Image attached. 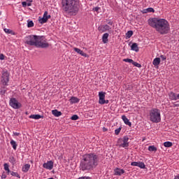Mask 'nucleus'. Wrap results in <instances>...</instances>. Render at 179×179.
Segmentation results:
<instances>
[{
    "label": "nucleus",
    "instance_id": "nucleus-1",
    "mask_svg": "<svg viewBox=\"0 0 179 179\" xmlns=\"http://www.w3.org/2000/svg\"><path fill=\"white\" fill-rule=\"evenodd\" d=\"M99 155L94 152L85 154L80 161V169L82 171H92L99 166Z\"/></svg>",
    "mask_w": 179,
    "mask_h": 179
},
{
    "label": "nucleus",
    "instance_id": "nucleus-2",
    "mask_svg": "<svg viewBox=\"0 0 179 179\" xmlns=\"http://www.w3.org/2000/svg\"><path fill=\"white\" fill-rule=\"evenodd\" d=\"M148 24L159 34H169L170 31V24L168 20L153 17L148 20Z\"/></svg>",
    "mask_w": 179,
    "mask_h": 179
},
{
    "label": "nucleus",
    "instance_id": "nucleus-3",
    "mask_svg": "<svg viewBox=\"0 0 179 179\" xmlns=\"http://www.w3.org/2000/svg\"><path fill=\"white\" fill-rule=\"evenodd\" d=\"M62 8L64 12L70 15H76L79 10L76 0H62Z\"/></svg>",
    "mask_w": 179,
    "mask_h": 179
},
{
    "label": "nucleus",
    "instance_id": "nucleus-4",
    "mask_svg": "<svg viewBox=\"0 0 179 179\" xmlns=\"http://www.w3.org/2000/svg\"><path fill=\"white\" fill-rule=\"evenodd\" d=\"M150 120L151 122L159 124L162 121V115H160V110L157 108H152L149 113Z\"/></svg>",
    "mask_w": 179,
    "mask_h": 179
},
{
    "label": "nucleus",
    "instance_id": "nucleus-5",
    "mask_svg": "<svg viewBox=\"0 0 179 179\" xmlns=\"http://www.w3.org/2000/svg\"><path fill=\"white\" fill-rule=\"evenodd\" d=\"M35 47H37L38 48H48L50 47V44L47 42L45 36H38Z\"/></svg>",
    "mask_w": 179,
    "mask_h": 179
},
{
    "label": "nucleus",
    "instance_id": "nucleus-6",
    "mask_svg": "<svg viewBox=\"0 0 179 179\" xmlns=\"http://www.w3.org/2000/svg\"><path fill=\"white\" fill-rule=\"evenodd\" d=\"M38 36L36 35H29L25 37V44L28 45H34L36 47V43H37V38Z\"/></svg>",
    "mask_w": 179,
    "mask_h": 179
},
{
    "label": "nucleus",
    "instance_id": "nucleus-7",
    "mask_svg": "<svg viewBox=\"0 0 179 179\" xmlns=\"http://www.w3.org/2000/svg\"><path fill=\"white\" fill-rule=\"evenodd\" d=\"M129 138L127 136H124L123 138H119L117 141V146L119 148H124V149H127L128 146H129Z\"/></svg>",
    "mask_w": 179,
    "mask_h": 179
},
{
    "label": "nucleus",
    "instance_id": "nucleus-8",
    "mask_svg": "<svg viewBox=\"0 0 179 179\" xmlns=\"http://www.w3.org/2000/svg\"><path fill=\"white\" fill-rule=\"evenodd\" d=\"M9 104L10 107L15 108V110H17L20 108V107H22V103H19L17 99H16L15 98H11L10 99Z\"/></svg>",
    "mask_w": 179,
    "mask_h": 179
},
{
    "label": "nucleus",
    "instance_id": "nucleus-9",
    "mask_svg": "<svg viewBox=\"0 0 179 179\" xmlns=\"http://www.w3.org/2000/svg\"><path fill=\"white\" fill-rule=\"evenodd\" d=\"M9 73L6 71H3L2 73V78H1V83L3 86H8V82H9Z\"/></svg>",
    "mask_w": 179,
    "mask_h": 179
},
{
    "label": "nucleus",
    "instance_id": "nucleus-10",
    "mask_svg": "<svg viewBox=\"0 0 179 179\" xmlns=\"http://www.w3.org/2000/svg\"><path fill=\"white\" fill-rule=\"evenodd\" d=\"M98 31H100V33H106V31H110L111 27L108 24L100 25L98 27Z\"/></svg>",
    "mask_w": 179,
    "mask_h": 179
},
{
    "label": "nucleus",
    "instance_id": "nucleus-11",
    "mask_svg": "<svg viewBox=\"0 0 179 179\" xmlns=\"http://www.w3.org/2000/svg\"><path fill=\"white\" fill-rule=\"evenodd\" d=\"M43 167L47 170H52V169H54V162L48 161V162L43 164Z\"/></svg>",
    "mask_w": 179,
    "mask_h": 179
},
{
    "label": "nucleus",
    "instance_id": "nucleus-12",
    "mask_svg": "<svg viewBox=\"0 0 179 179\" xmlns=\"http://www.w3.org/2000/svg\"><path fill=\"white\" fill-rule=\"evenodd\" d=\"M99 104H101L103 100H106V92H99Z\"/></svg>",
    "mask_w": 179,
    "mask_h": 179
},
{
    "label": "nucleus",
    "instance_id": "nucleus-13",
    "mask_svg": "<svg viewBox=\"0 0 179 179\" xmlns=\"http://www.w3.org/2000/svg\"><path fill=\"white\" fill-rule=\"evenodd\" d=\"M73 50H74V51H76V52H77V54L82 55V57H85V58H87V57H88L87 54L84 53L83 50H82L78 48H74Z\"/></svg>",
    "mask_w": 179,
    "mask_h": 179
},
{
    "label": "nucleus",
    "instance_id": "nucleus-14",
    "mask_svg": "<svg viewBox=\"0 0 179 179\" xmlns=\"http://www.w3.org/2000/svg\"><path fill=\"white\" fill-rule=\"evenodd\" d=\"M122 120L124 121V124H126V125H129V127H132V123L131 122H129V120H128L127 118V116L122 115Z\"/></svg>",
    "mask_w": 179,
    "mask_h": 179
},
{
    "label": "nucleus",
    "instance_id": "nucleus-15",
    "mask_svg": "<svg viewBox=\"0 0 179 179\" xmlns=\"http://www.w3.org/2000/svg\"><path fill=\"white\" fill-rule=\"evenodd\" d=\"M108 36H109L108 33H105L102 36V41L103 44H107V43H108Z\"/></svg>",
    "mask_w": 179,
    "mask_h": 179
},
{
    "label": "nucleus",
    "instance_id": "nucleus-16",
    "mask_svg": "<svg viewBox=\"0 0 179 179\" xmlns=\"http://www.w3.org/2000/svg\"><path fill=\"white\" fill-rule=\"evenodd\" d=\"M124 173H125V171H124V169H120L117 168L115 170V176H122V174H124Z\"/></svg>",
    "mask_w": 179,
    "mask_h": 179
},
{
    "label": "nucleus",
    "instance_id": "nucleus-17",
    "mask_svg": "<svg viewBox=\"0 0 179 179\" xmlns=\"http://www.w3.org/2000/svg\"><path fill=\"white\" fill-rule=\"evenodd\" d=\"M131 48L132 51H135L136 52H139V47H138V43H134L131 45Z\"/></svg>",
    "mask_w": 179,
    "mask_h": 179
},
{
    "label": "nucleus",
    "instance_id": "nucleus-18",
    "mask_svg": "<svg viewBox=\"0 0 179 179\" xmlns=\"http://www.w3.org/2000/svg\"><path fill=\"white\" fill-rule=\"evenodd\" d=\"M52 114H53L55 117H61V115H62V113L57 109L52 110Z\"/></svg>",
    "mask_w": 179,
    "mask_h": 179
},
{
    "label": "nucleus",
    "instance_id": "nucleus-19",
    "mask_svg": "<svg viewBox=\"0 0 179 179\" xmlns=\"http://www.w3.org/2000/svg\"><path fill=\"white\" fill-rule=\"evenodd\" d=\"M30 170V164H26L22 166V171L24 173H27Z\"/></svg>",
    "mask_w": 179,
    "mask_h": 179
},
{
    "label": "nucleus",
    "instance_id": "nucleus-20",
    "mask_svg": "<svg viewBox=\"0 0 179 179\" xmlns=\"http://www.w3.org/2000/svg\"><path fill=\"white\" fill-rule=\"evenodd\" d=\"M152 64L155 66H157L160 65V58L156 57L155 59H154V60L152 62Z\"/></svg>",
    "mask_w": 179,
    "mask_h": 179
},
{
    "label": "nucleus",
    "instance_id": "nucleus-21",
    "mask_svg": "<svg viewBox=\"0 0 179 179\" xmlns=\"http://www.w3.org/2000/svg\"><path fill=\"white\" fill-rule=\"evenodd\" d=\"M70 103H71V104H75L76 103H79V99H78L77 97H75V96H72L70 99Z\"/></svg>",
    "mask_w": 179,
    "mask_h": 179
},
{
    "label": "nucleus",
    "instance_id": "nucleus-22",
    "mask_svg": "<svg viewBox=\"0 0 179 179\" xmlns=\"http://www.w3.org/2000/svg\"><path fill=\"white\" fill-rule=\"evenodd\" d=\"M29 118H32L33 120H40V118H43V116L41 115H31Z\"/></svg>",
    "mask_w": 179,
    "mask_h": 179
},
{
    "label": "nucleus",
    "instance_id": "nucleus-23",
    "mask_svg": "<svg viewBox=\"0 0 179 179\" xmlns=\"http://www.w3.org/2000/svg\"><path fill=\"white\" fill-rule=\"evenodd\" d=\"M11 146L13 147V149H14V150H16L17 148V144L16 143V141L11 140L10 142Z\"/></svg>",
    "mask_w": 179,
    "mask_h": 179
},
{
    "label": "nucleus",
    "instance_id": "nucleus-24",
    "mask_svg": "<svg viewBox=\"0 0 179 179\" xmlns=\"http://www.w3.org/2000/svg\"><path fill=\"white\" fill-rule=\"evenodd\" d=\"M164 146L165 148H171V146H173V143L170 141H166L164 143Z\"/></svg>",
    "mask_w": 179,
    "mask_h": 179
},
{
    "label": "nucleus",
    "instance_id": "nucleus-25",
    "mask_svg": "<svg viewBox=\"0 0 179 179\" xmlns=\"http://www.w3.org/2000/svg\"><path fill=\"white\" fill-rule=\"evenodd\" d=\"M148 150L150 152H157V148L155 147V145H150L148 147Z\"/></svg>",
    "mask_w": 179,
    "mask_h": 179
},
{
    "label": "nucleus",
    "instance_id": "nucleus-26",
    "mask_svg": "<svg viewBox=\"0 0 179 179\" xmlns=\"http://www.w3.org/2000/svg\"><path fill=\"white\" fill-rule=\"evenodd\" d=\"M134 34V31H128L126 33V37L127 38H131V37H132V35Z\"/></svg>",
    "mask_w": 179,
    "mask_h": 179
},
{
    "label": "nucleus",
    "instance_id": "nucleus-27",
    "mask_svg": "<svg viewBox=\"0 0 179 179\" xmlns=\"http://www.w3.org/2000/svg\"><path fill=\"white\" fill-rule=\"evenodd\" d=\"M43 17L48 20V19H50L51 18V15H48V11H45L44 14H43Z\"/></svg>",
    "mask_w": 179,
    "mask_h": 179
},
{
    "label": "nucleus",
    "instance_id": "nucleus-28",
    "mask_svg": "<svg viewBox=\"0 0 179 179\" xmlns=\"http://www.w3.org/2000/svg\"><path fill=\"white\" fill-rule=\"evenodd\" d=\"M169 99L171 100H176V93L171 92L170 94H169Z\"/></svg>",
    "mask_w": 179,
    "mask_h": 179
},
{
    "label": "nucleus",
    "instance_id": "nucleus-29",
    "mask_svg": "<svg viewBox=\"0 0 179 179\" xmlns=\"http://www.w3.org/2000/svg\"><path fill=\"white\" fill-rule=\"evenodd\" d=\"M138 167H140V169H146V165L142 162H138Z\"/></svg>",
    "mask_w": 179,
    "mask_h": 179
},
{
    "label": "nucleus",
    "instance_id": "nucleus-30",
    "mask_svg": "<svg viewBox=\"0 0 179 179\" xmlns=\"http://www.w3.org/2000/svg\"><path fill=\"white\" fill-rule=\"evenodd\" d=\"M9 162H10L12 164H16V159H15L13 157H10L9 158Z\"/></svg>",
    "mask_w": 179,
    "mask_h": 179
},
{
    "label": "nucleus",
    "instance_id": "nucleus-31",
    "mask_svg": "<svg viewBox=\"0 0 179 179\" xmlns=\"http://www.w3.org/2000/svg\"><path fill=\"white\" fill-rule=\"evenodd\" d=\"M10 174L13 176V177H17V178H20V175H19V173H17V172L11 171Z\"/></svg>",
    "mask_w": 179,
    "mask_h": 179
},
{
    "label": "nucleus",
    "instance_id": "nucleus-32",
    "mask_svg": "<svg viewBox=\"0 0 179 179\" xmlns=\"http://www.w3.org/2000/svg\"><path fill=\"white\" fill-rule=\"evenodd\" d=\"M39 22L41 23V24H43L44 23H47L48 20L44 17H43L42 18L39 19Z\"/></svg>",
    "mask_w": 179,
    "mask_h": 179
},
{
    "label": "nucleus",
    "instance_id": "nucleus-33",
    "mask_svg": "<svg viewBox=\"0 0 179 179\" xmlns=\"http://www.w3.org/2000/svg\"><path fill=\"white\" fill-rule=\"evenodd\" d=\"M132 65L136 66L137 68H142V65L136 62H133Z\"/></svg>",
    "mask_w": 179,
    "mask_h": 179
},
{
    "label": "nucleus",
    "instance_id": "nucleus-34",
    "mask_svg": "<svg viewBox=\"0 0 179 179\" xmlns=\"http://www.w3.org/2000/svg\"><path fill=\"white\" fill-rule=\"evenodd\" d=\"M124 62H129V64H133L134 60L132 59H124Z\"/></svg>",
    "mask_w": 179,
    "mask_h": 179
},
{
    "label": "nucleus",
    "instance_id": "nucleus-35",
    "mask_svg": "<svg viewBox=\"0 0 179 179\" xmlns=\"http://www.w3.org/2000/svg\"><path fill=\"white\" fill-rule=\"evenodd\" d=\"M71 120L73 121H76V120H79V116L78 115H73L71 117Z\"/></svg>",
    "mask_w": 179,
    "mask_h": 179
},
{
    "label": "nucleus",
    "instance_id": "nucleus-36",
    "mask_svg": "<svg viewBox=\"0 0 179 179\" xmlns=\"http://www.w3.org/2000/svg\"><path fill=\"white\" fill-rule=\"evenodd\" d=\"M34 27V22H33L31 20L28 22L27 27Z\"/></svg>",
    "mask_w": 179,
    "mask_h": 179
},
{
    "label": "nucleus",
    "instance_id": "nucleus-37",
    "mask_svg": "<svg viewBox=\"0 0 179 179\" xmlns=\"http://www.w3.org/2000/svg\"><path fill=\"white\" fill-rule=\"evenodd\" d=\"M120 132H121V127H119L115 130V135H120Z\"/></svg>",
    "mask_w": 179,
    "mask_h": 179
},
{
    "label": "nucleus",
    "instance_id": "nucleus-38",
    "mask_svg": "<svg viewBox=\"0 0 179 179\" xmlns=\"http://www.w3.org/2000/svg\"><path fill=\"white\" fill-rule=\"evenodd\" d=\"M147 10L148 13H155V9L153 8H148Z\"/></svg>",
    "mask_w": 179,
    "mask_h": 179
},
{
    "label": "nucleus",
    "instance_id": "nucleus-39",
    "mask_svg": "<svg viewBox=\"0 0 179 179\" xmlns=\"http://www.w3.org/2000/svg\"><path fill=\"white\" fill-rule=\"evenodd\" d=\"M6 93V90H2L0 88V94L3 96Z\"/></svg>",
    "mask_w": 179,
    "mask_h": 179
},
{
    "label": "nucleus",
    "instance_id": "nucleus-40",
    "mask_svg": "<svg viewBox=\"0 0 179 179\" xmlns=\"http://www.w3.org/2000/svg\"><path fill=\"white\" fill-rule=\"evenodd\" d=\"M138 164H139V162H133L131 163V166H135L136 167H138Z\"/></svg>",
    "mask_w": 179,
    "mask_h": 179
},
{
    "label": "nucleus",
    "instance_id": "nucleus-41",
    "mask_svg": "<svg viewBox=\"0 0 179 179\" xmlns=\"http://www.w3.org/2000/svg\"><path fill=\"white\" fill-rule=\"evenodd\" d=\"M3 166H4V170H5L6 171H9V164H4Z\"/></svg>",
    "mask_w": 179,
    "mask_h": 179
},
{
    "label": "nucleus",
    "instance_id": "nucleus-42",
    "mask_svg": "<svg viewBox=\"0 0 179 179\" xmlns=\"http://www.w3.org/2000/svg\"><path fill=\"white\" fill-rule=\"evenodd\" d=\"M108 103H109L108 100L103 99L100 104H108Z\"/></svg>",
    "mask_w": 179,
    "mask_h": 179
},
{
    "label": "nucleus",
    "instance_id": "nucleus-43",
    "mask_svg": "<svg viewBox=\"0 0 179 179\" xmlns=\"http://www.w3.org/2000/svg\"><path fill=\"white\" fill-rule=\"evenodd\" d=\"M107 24H109V26H113V24H114V22L111 20H108Z\"/></svg>",
    "mask_w": 179,
    "mask_h": 179
},
{
    "label": "nucleus",
    "instance_id": "nucleus-44",
    "mask_svg": "<svg viewBox=\"0 0 179 179\" xmlns=\"http://www.w3.org/2000/svg\"><path fill=\"white\" fill-rule=\"evenodd\" d=\"M5 33H8V34H10L12 33V30L8 29H4Z\"/></svg>",
    "mask_w": 179,
    "mask_h": 179
},
{
    "label": "nucleus",
    "instance_id": "nucleus-45",
    "mask_svg": "<svg viewBox=\"0 0 179 179\" xmlns=\"http://www.w3.org/2000/svg\"><path fill=\"white\" fill-rule=\"evenodd\" d=\"M78 179H92V178L89 176H83V177L79 178Z\"/></svg>",
    "mask_w": 179,
    "mask_h": 179
},
{
    "label": "nucleus",
    "instance_id": "nucleus-46",
    "mask_svg": "<svg viewBox=\"0 0 179 179\" xmlns=\"http://www.w3.org/2000/svg\"><path fill=\"white\" fill-rule=\"evenodd\" d=\"M0 59L1 61H3V59H5V55H3V54L0 55Z\"/></svg>",
    "mask_w": 179,
    "mask_h": 179
},
{
    "label": "nucleus",
    "instance_id": "nucleus-47",
    "mask_svg": "<svg viewBox=\"0 0 179 179\" xmlns=\"http://www.w3.org/2000/svg\"><path fill=\"white\" fill-rule=\"evenodd\" d=\"M160 58L162 59V61H166V59H167V57H166L164 55H161Z\"/></svg>",
    "mask_w": 179,
    "mask_h": 179
},
{
    "label": "nucleus",
    "instance_id": "nucleus-48",
    "mask_svg": "<svg viewBox=\"0 0 179 179\" xmlns=\"http://www.w3.org/2000/svg\"><path fill=\"white\" fill-rule=\"evenodd\" d=\"M22 5L23 8H26V6H27V2L23 1V2L22 3Z\"/></svg>",
    "mask_w": 179,
    "mask_h": 179
},
{
    "label": "nucleus",
    "instance_id": "nucleus-49",
    "mask_svg": "<svg viewBox=\"0 0 179 179\" xmlns=\"http://www.w3.org/2000/svg\"><path fill=\"white\" fill-rule=\"evenodd\" d=\"M93 10H94V12H99V10H100V7H95L93 8Z\"/></svg>",
    "mask_w": 179,
    "mask_h": 179
},
{
    "label": "nucleus",
    "instance_id": "nucleus-50",
    "mask_svg": "<svg viewBox=\"0 0 179 179\" xmlns=\"http://www.w3.org/2000/svg\"><path fill=\"white\" fill-rule=\"evenodd\" d=\"M1 179H5V178H6V175H5V173H3L2 175H1Z\"/></svg>",
    "mask_w": 179,
    "mask_h": 179
},
{
    "label": "nucleus",
    "instance_id": "nucleus-51",
    "mask_svg": "<svg viewBox=\"0 0 179 179\" xmlns=\"http://www.w3.org/2000/svg\"><path fill=\"white\" fill-rule=\"evenodd\" d=\"M13 135H15V136H19V135H20V133L13 132Z\"/></svg>",
    "mask_w": 179,
    "mask_h": 179
},
{
    "label": "nucleus",
    "instance_id": "nucleus-52",
    "mask_svg": "<svg viewBox=\"0 0 179 179\" xmlns=\"http://www.w3.org/2000/svg\"><path fill=\"white\" fill-rule=\"evenodd\" d=\"M143 13H148V8L143 10Z\"/></svg>",
    "mask_w": 179,
    "mask_h": 179
},
{
    "label": "nucleus",
    "instance_id": "nucleus-53",
    "mask_svg": "<svg viewBox=\"0 0 179 179\" xmlns=\"http://www.w3.org/2000/svg\"><path fill=\"white\" fill-rule=\"evenodd\" d=\"M176 100H179V94L177 96H176Z\"/></svg>",
    "mask_w": 179,
    "mask_h": 179
},
{
    "label": "nucleus",
    "instance_id": "nucleus-54",
    "mask_svg": "<svg viewBox=\"0 0 179 179\" xmlns=\"http://www.w3.org/2000/svg\"><path fill=\"white\" fill-rule=\"evenodd\" d=\"M173 179H179V174L178 176H176Z\"/></svg>",
    "mask_w": 179,
    "mask_h": 179
},
{
    "label": "nucleus",
    "instance_id": "nucleus-55",
    "mask_svg": "<svg viewBox=\"0 0 179 179\" xmlns=\"http://www.w3.org/2000/svg\"><path fill=\"white\" fill-rule=\"evenodd\" d=\"M7 171V173L9 174L10 173H11L12 171H10V169H8V171Z\"/></svg>",
    "mask_w": 179,
    "mask_h": 179
},
{
    "label": "nucleus",
    "instance_id": "nucleus-56",
    "mask_svg": "<svg viewBox=\"0 0 179 179\" xmlns=\"http://www.w3.org/2000/svg\"><path fill=\"white\" fill-rule=\"evenodd\" d=\"M27 6H31V3H27Z\"/></svg>",
    "mask_w": 179,
    "mask_h": 179
},
{
    "label": "nucleus",
    "instance_id": "nucleus-57",
    "mask_svg": "<svg viewBox=\"0 0 179 179\" xmlns=\"http://www.w3.org/2000/svg\"><path fill=\"white\" fill-rule=\"evenodd\" d=\"M103 132H106V131H107V129H106L105 127L103 128Z\"/></svg>",
    "mask_w": 179,
    "mask_h": 179
},
{
    "label": "nucleus",
    "instance_id": "nucleus-58",
    "mask_svg": "<svg viewBox=\"0 0 179 179\" xmlns=\"http://www.w3.org/2000/svg\"><path fill=\"white\" fill-rule=\"evenodd\" d=\"M29 2H33V0H29Z\"/></svg>",
    "mask_w": 179,
    "mask_h": 179
},
{
    "label": "nucleus",
    "instance_id": "nucleus-59",
    "mask_svg": "<svg viewBox=\"0 0 179 179\" xmlns=\"http://www.w3.org/2000/svg\"><path fill=\"white\" fill-rule=\"evenodd\" d=\"M0 15H1V11H0Z\"/></svg>",
    "mask_w": 179,
    "mask_h": 179
},
{
    "label": "nucleus",
    "instance_id": "nucleus-60",
    "mask_svg": "<svg viewBox=\"0 0 179 179\" xmlns=\"http://www.w3.org/2000/svg\"><path fill=\"white\" fill-rule=\"evenodd\" d=\"M167 1H170V0H167Z\"/></svg>",
    "mask_w": 179,
    "mask_h": 179
}]
</instances>
